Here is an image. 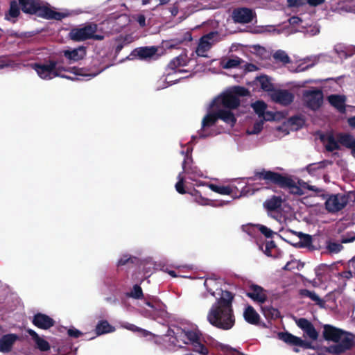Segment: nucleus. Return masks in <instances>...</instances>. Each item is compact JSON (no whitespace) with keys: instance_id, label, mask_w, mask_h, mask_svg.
<instances>
[{"instance_id":"nucleus-14","label":"nucleus","mask_w":355,"mask_h":355,"mask_svg":"<svg viewBox=\"0 0 355 355\" xmlns=\"http://www.w3.org/2000/svg\"><path fill=\"white\" fill-rule=\"evenodd\" d=\"M304 100L309 108L318 110L322 103V92L319 89L306 91L304 93Z\"/></svg>"},{"instance_id":"nucleus-1","label":"nucleus","mask_w":355,"mask_h":355,"mask_svg":"<svg viewBox=\"0 0 355 355\" xmlns=\"http://www.w3.org/2000/svg\"><path fill=\"white\" fill-rule=\"evenodd\" d=\"M248 90L243 87H232L216 96L207 108V114L202 120V127L198 131L200 138H206L210 134L206 133V129L214 125L218 119H221L230 126H234L236 118L231 110L236 108L239 103V96L248 94Z\"/></svg>"},{"instance_id":"nucleus-6","label":"nucleus","mask_w":355,"mask_h":355,"mask_svg":"<svg viewBox=\"0 0 355 355\" xmlns=\"http://www.w3.org/2000/svg\"><path fill=\"white\" fill-rule=\"evenodd\" d=\"M189 62L188 58L185 54H181L173 58L168 63L166 68V77L164 81L166 82L162 86H157L158 89L167 87L176 83L178 80L188 76H182L181 74L188 73L189 71L182 69L187 65Z\"/></svg>"},{"instance_id":"nucleus-24","label":"nucleus","mask_w":355,"mask_h":355,"mask_svg":"<svg viewBox=\"0 0 355 355\" xmlns=\"http://www.w3.org/2000/svg\"><path fill=\"white\" fill-rule=\"evenodd\" d=\"M33 323L40 329H47L53 325L54 321L46 315L37 313L35 315Z\"/></svg>"},{"instance_id":"nucleus-26","label":"nucleus","mask_w":355,"mask_h":355,"mask_svg":"<svg viewBox=\"0 0 355 355\" xmlns=\"http://www.w3.org/2000/svg\"><path fill=\"white\" fill-rule=\"evenodd\" d=\"M327 163V162H320L311 164L307 166L306 170L311 176L319 178L323 175Z\"/></svg>"},{"instance_id":"nucleus-4","label":"nucleus","mask_w":355,"mask_h":355,"mask_svg":"<svg viewBox=\"0 0 355 355\" xmlns=\"http://www.w3.org/2000/svg\"><path fill=\"white\" fill-rule=\"evenodd\" d=\"M254 180H266L268 182H272L279 185L282 187L286 188L289 192L295 195H303V188H307L309 190L320 192V189L315 186H309L304 182L295 180L290 178L282 176L277 173L270 171L262 170L257 172L254 175Z\"/></svg>"},{"instance_id":"nucleus-54","label":"nucleus","mask_w":355,"mask_h":355,"mask_svg":"<svg viewBox=\"0 0 355 355\" xmlns=\"http://www.w3.org/2000/svg\"><path fill=\"white\" fill-rule=\"evenodd\" d=\"M302 20L299 17H292L289 19V23L291 25H296L299 24L300 23H302Z\"/></svg>"},{"instance_id":"nucleus-43","label":"nucleus","mask_w":355,"mask_h":355,"mask_svg":"<svg viewBox=\"0 0 355 355\" xmlns=\"http://www.w3.org/2000/svg\"><path fill=\"white\" fill-rule=\"evenodd\" d=\"M263 121H264L263 119H260V120L256 121L254 123L253 127L252 128H249L247 130L246 133L248 135L259 134L263 128Z\"/></svg>"},{"instance_id":"nucleus-37","label":"nucleus","mask_w":355,"mask_h":355,"mask_svg":"<svg viewBox=\"0 0 355 355\" xmlns=\"http://www.w3.org/2000/svg\"><path fill=\"white\" fill-rule=\"evenodd\" d=\"M114 331V327L111 326L105 320H102V321L99 322L96 327V332L97 335H102L104 334L113 332Z\"/></svg>"},{"instance_id":"nucleus-3","label":"nucleus","mask_w":355,"mask_h":355,"mask_svg":"<svg viewBox=\"0 0 355 355\" xmlns=\"http://www.w3.org/2000/svg\"><path fill=\"white\" fill-rule=\"evenodd\" d=\"M33 69L36 71L38 76L43 80H51L55 77H61L69 80L75 78L64 74L65 72H69L75 75L87 76L89 78L96 76L98 73L85 74L82 69L76 67H64L60 65L59 62L49 60L44 63H36L32 64Z\"/></svg>"},{"instance_id":"nucleus-62","label":"nucleus","mask_w":355,"mask_h":355,"mask_svg":"<svg viewBox=\"0 0 355 355\" xmlns=\"http://www.w3.org/2000/svg\"><path fill=\"white\" fill-rule=\"evenodd\" d=\"M349 125L355 128V116L350 117L347 120Z\"/></svg>"},{"instance_id":"nucleus-56","label":"nucleus","mask_w":355,"mask_h":355,"mask_svg":"<svg viewBox=\"0 0 355 355\" xmlns=\"http://www.w3.org/2000/svg\"><path fill=\"white\" fill-rule=\"evenodd\" d=\"M306 2V0H288V3L291 6H296Z\"/></svg>"},{"instance_id":"nucleus-21","label":"nucleus","mask_w":355,"mask_h":355,"mask_svg":"<svg viewBox=\"0 0 355 355\" xmlns=\"http://www.w3.org/2000/svg\"><path fill=\"white\" fill-rule=\"evenodd\" d=\"M297 326L302 329L307 336L311 340H316L318 334L313 324L305 318H300L297 321Z\"/></svg>"},{"instance_id":"nucleus-58","label":"nucleus","mask_w":355,"mask_h":355,"mask_svg":"<svg viewBox=\"0 0 355 355\" xmlns=\"http://www.w3.org/2000/svg\"><path fill=\"white\" fill-rule=\"evenodd\" d=\"M137 21L141 26H144L146 25V18L144 15H139Z\"/></svg>"},{"instance_id":"nucleus-34","label":"nucleus","mask_w":355,"mask_h":355,"mask_svg":"<svg viewBox=\"0 0 355 355\" xmlns=\"http://www.w3.org/2000/svg\"><path fill=\"white\" fill-rule=\"evenodd\" d=\"M282 203V200L280 197L272 196L264 202V206L267 209L273 211L279 209L281 207Z\"/></svg>"},{"instance_id":"nucleus-9","label":"nucleus","mask_w":355,"mask_h":355,"mask_svg":"<svg viewBox=\"0 0 355 355\" xmlns=\"http://www.w3.org/2000/svg\"><path fill=\"white\" fill-rule=\"evenodd\" d=\"M191 148H187L186 153L183 150L181 151V153L184 155V159L182 162L183 173L187 175L188 179L196 182L194 186H205L207 184L206 183L198 180V178L205 177L203 173L196 166L189 165L190 162H192L191 157Z\"/></svg>"},{"instance_id":"nucleus-41","label":"nucleus","mask_w":355,"mask_h":355,"mask_svg":"<svg viewBox=\"0 0 355 355\" xmlns=\"http://www.w3.org/2000/svg\"><path fill=\"white\" fill-rule=\"evenodd\" d=\"M273 58L275 60L281 62L283 64L290 62V58L288 54L282 50H278L273 54Z\"/></svg>"},{"instance_id":"nucleus-46","label":"nucleus","mask_w":355,"mask_h":355,"mask_svg":"<svg viewBox=\"0 0 355 355\" xmlns=\"http://www.w3.org/2000/svg\"><path fill=\"white\" fill-rule=\"evenodd\" d=\"M19 12L20 11L18 3L16 1H11L9 10L10 16L12 17H16L19 15Z\"/></svg>"},{"instance_id":"nucleus-17","label":"nucleus","mask_w":355,"mask_h":355,"mask_svg":"<svg viewBox=\"0 0 355 355\" xmlns=\"http://www.w3.org/2000/svg\"><path fill=\"white\" fill-rule=\"evenodd\" d=\"M62 53L69 63H73L85 58L86 55V48L85 46H79L70 49L63 51Z\"/></svg>"},{"instance_id":"nucleus-40","label":"nucleus","mask_w":355,"mask_h":355,"mask_svg":"<svg viewBox=\"0 0 355 355\" xmlns=\"http://www.w3.org/2000/svg\"><path fill=\"white\" fill-rule=\"evenodd\" d=\"M258 83L260 87L267 92H272L273 85L270 82V78L266 76H261L258 78Z\"/></svg>"},{"instance_id":"nucleus-63","label":"nucleus","mask_w":355,"mask_h":355,"mask_svg":"<svg viewBox=\"0 0 355 355\" xmlns=\"http://www.w3.org/2000/svg\"><path fill=\"white\" fill-rule=\"evenodd\" d=\"M171 13L173 16H176L178 13V8L177 6H173L171 8Z\"/></svg>"},{"instance_id":"nucleus-28","label":"nucleus","mask_w":355,"mask_h":355,"mask_svg":"<svg viewBox=\"0 0 355 355\" xmlns=\"http://www.w3.org/2000/svg\"><path fill=\"white\" fill-rule=\"evenodd\" d=\"M329 102L340 112L345 111V97L340 95H331L328 98Z\"/></svg>"},{"instance_id":"nucleus-2","label":"nucleus","mask_w":355,"mask_h":355,"mask_svg":"<svg viewBox=\"0 0 355 355\" xmlns=\"http://www.w3.org/2000/svg\"><path fill=\"white\" fill-rule=\"evenodd\" d=\"M234 295L229 291H222L220 297L211 306L207 319L213 326L229 330L235 324V316L232 309Z\"/></svg>"},{"instance_id":"nucleus-39","label":"nucleus","mask_w":355,"mask_h":355,"mask_svg":"<svg viewBox=\"0 0 355 355\" xmlns=\"http://www.w3.org/2000/svg\"><path fill=\"white\" fill-rule=\"evenodd\" d=\"M122 327L123 328H125L128 330L132 331L133 332H139L140 334V335L144 337L152 336V334L150 331H146L144 329L139 328L133 324H130V323L125 322L122 324Z\"/></svg>"},{"instance_id":"nucleus-50","label":"nucleus","mask_w":355,"mask_h":355,"mask_svg":"<svg viewBox=\"0 0 355 355\" xmlns=\"http://www.w3.org/2000/svg\"><path fill=\"white\" fill-rule=\"evenodd\" d=\"M275 247V243L273 241H268L266 244V248H265V250H264V253L268 256V257H270L272 256L271 255V253H270V250L274 248Z\"/></svg>"},{"instance_id":"nucleus-8","label":"nucleus","mask_w":355,"mask_h":355,"mask_svg":"<svg viewBox=\"0 0 355 355\" xmlns=\"http://www.w3.org/2000/svg\"><path fill=\"white\" fill-rule=\"evenodd\" d=\"M178 181L175 184V189L180 194L186 193H189L193 198L195 202L201 206H210L213 207H223L228 204L229 201L215 200L203 197L200 193L196 189L191 191H187L184 188V176L182 173H180L178 176Z\"/></svg>"},{"instance_id":"nucleus-57","label":"nucleus","mask_w":355,"mask_h":355,"mask_svg":"<svg viewBox=\"0 0 355 355\" xmlns=\"http://www.w3.org/2000/svg\"><path fill=\"white\" fill-rule=\"evenodd\" d=\"M298 236L300 239H304V241L306 243H309L311 242V237L309 235H306V234H304L301 232H299L298 233Z\"/></svg>"},{"instance_id":"nucleus-5","label":"nucleus","mask_w":355,"mask_h":355,"mask_svg":"<svg viewBox=\"0 0 355 355\" xmlns=\"http://www.w3.org/2000/svg\"><path fill=\"white\" fill-rule=\"evenodd\" d=\"M165 337L168 338L169 342L175 345L182 347V344H191L194 352L202 355H207L208 349L203 345L197 331H185L178 327L169 328Z\"/></svg>"},{"instance_id":"nucleus-33","label":"nucleus","mask_w":355,"mask_h":355,"mask_svg":"<svg viewBox=\"0 0 355 355\" xmlns=\"http://www.w3.org/2000/svg\"><path fill=\"white\" fill-rule=\"evenodd\" d=\"M337 139L340 144L350 148L352 151L353 150L355 146V140L351 135L348 134H339L337 135Z\"/></svg>"},{"instance_id":"nucleus-55","label":"nucleus","mask_w":355,"mask_h":355,"mask_svg":"<svg viewBox=\"0 0 355 355\" xmlns=\"http://www.w3.org/2000/svg\"><path fill=\"white\" fill-rule=\"evenodd\" d=\"M12 64L6 59H0V69L11 67Z\"/></svg>"},{"instance_id":"nucleus-19","label":"nucleus","mask_w":355,"mask_h":355,"mask_svg":"<svg viewBox=\"0 0 355 355\" xmlns=\"http://www.w3.org/2000/svg\"><path fill=\"white\" fill-rule=\"evenodd\" d=\"M271 99L282 105H288L293 100V95L286 90H274L270 94Z\"/></svg>"},{"instance_id":"nucleus-18","label":"nucleus","mask_w":355,"mask_h":355,"mask_svg":"<svg viewBox=\"0 0 355 355\" xmlns=\"http://www.w3.org/2000/svg\"><path fill=\"white\" fill-rule=\"evenodd\" d=\"M232 17L236 22L246 24L252 21L254 13L250 9L242 8L234 10Z\"/></svg>"},{"instance_id":"nucleus-45","label":"nucleus","mask_w":355,"mask_h":355,"mask_svg":"<svg viewBox=\"0 0 355 355\" xmlns=\"http://www.w3.org/2000/svg\"><path fill=\"white\" fill-rule=\"evenodd\" d=\"M327 248L331 253H338L343 249V245L338 243L329 241L327 243Z\"/></svg>"},{"instance_id":"nucleus-31","label":"nucleus","mask_w":355,"mask_h":355,"mask_svg":"<svg viewBox=\"0 0 355 355\" xmlns=\"http://www.w3.org/2000/svg\"><path fill=\"white\" fill-rule=\"evenodd\" d=\"M334 51L340 58H345L355 53V47L345 46L341 44H339L335 46Z\"/></svg>"},{"instance_id":"nucleus-10","label":"nucleus","mask_w":355,"mask_h":355,"mask_svg":"<svg viewBox=\"0 0 355 355\" xmlns=\"http://www.w3.org/2000/svg\"><path fill=\"white\" fill-rule=\"evenodd\" d=\"M97 26L96 24H88L83 27L73 28L71 31L69 35L74 41H84L88 39L101 40L103 36L96 34Z\"/></svg>"},{"instance_id":"nucleus-52","label":"nucleus","mask_w":355,"mask_h":355,"mask_svg":"<svg viewBox=\"0 0 355 355\" xmlns=\"http://www.w3.org/2000/svg\"><path fill=\"white\" fill-rule=\"evenodd\" d=\"M130 259V257L128 254L123 255L118 261V266H123Z\"/></svg>"},{"instance_id":"nucleus-23","label":"nucleus","mask_w":355,"mask_h":355,"mask_svg":"<svg viewBox=\"0 0 355 355\" xmlns=\"http://www.w3.org/2000/svg\"><path fill=\"white\" fill-rule=\"evenodd\" d=\"M34 341L35 347L42 352H46L50 349V345L43 337L40 336L34 330L28 329L26 330Z\"/></svg>"},{"instance_id":"nucleus-11","label":"nucleus","mask_w":355,"mask_h":355,"mask_svg":"<svg viewBox=\"0 0 355 355\" xmlns=\"http://www.w3.org/2000/svg\"><path fill=\"white\" fill-rule=\"evenodd\" d=\"M139 306L141 313L145 317L152 319H155L161 315L165 309L163 303L155 297L146 298L143 304Z\"/></svg>"},{"instance_id":"nucleus-12","label":"nucleus","mask_w":355,"mask_h":355,"mask_svg":"<svg viewBox=\"0 0 355 355\" xmlns=\"http://www.w3.org/2000/svg\"><path fill=\"white\" fill-rule=\"evenodd\" d=\"M347 195L338 193L328 196L325 201V207L329 212L335 213L343 209L348 203Z\"/></svg>"},{"instance_id":"nucleus-7","label":"nucleus","mask_w":355,"mask_h":355,"mask_svg":"<svg viewBox=\"0 0 355 355\" xmlns=\"http://www.w3.org/2000/svg\"><path fill=\"white\" fill-rule=\"evenodd\" d=\"M23 12L30 14L38 13L46 19H61L65 17L62 13L55 12L40 3L39 0H19Z\"/></svg>"},{"instance_id":"nucleus-44","label":"nucleus","mask_w":355,"mask_h":355,"mask_svg":"<svg viewBox=\"0 0 355 355\" xmlns=\"http://www.w3.org/2000/svg\"><path fill=\"white\" fill-rule=\"evenodd\" d=\"M338 141H336L333 136H329L325 144L326 149L328 151H333L339 148Z\"/></svg>"},{"instance_id":"nucleus-64","label":"nucleus","mask_w":355,"mask_h":355,"mask_svg":"<svg viewBox=\"0 0 355 355\" xmlns=\"http://www.w3.org/2000/svg\"><path fill=\"white\" fill-rule=\"evenodd\" d=\"M166 272L170 275L171 277H178V275H176V273L175 272V271L173 270H167Z\"/></svg>"},{"instance_id":"nucleus-49","label":"nucleus","mask_w":355,"mask_h":355,"mask_svg":"<svg viewBox=\"0 0 355 355\" xmlns=\"http://www.w3.org/2000/svg\"><path fill=\"white\" fill-rule=\"evenodd\" d=\"M298 266V262L296 260L288 261L284 267L286 270H292L296 268Z\"/></svg>"},{"instance_id":"nucleus-29","label":"nucleus","mask_w":355,"mask_h":355,"mask_svg":"<svg viewBox=\"0 0 355 355\" xmlns=\"http://www.w3.org/2000/svg\"><path fill=\"white\" fill-rule=\"evenodd\" d=\"M281 340L286 343L295 346H305V343L300 338L288 333H281L279 334Z\"/></svg>"},{"instance_id":"nucleus-27","label":"nucleus","mask_w":355,"mask_h":355,"mask_svg":"<svg viewBox=\"0 0 355 355\" xmlns=\"http://www.w3.org/2000/svg\"><path fill=\"white\" fill-rule=\"evenodd\" d=\"M243 317L246 322L252 324L259 322V315L252 306H247L243 311Z\"/></svg>"},{"instance_id":"nucleus-20","label":"nucleus","mask_w":355,"mask_h":355,"mask_svg":"<svg viewBox=\"0 0 355 355\" xmlns=\"http://www.w3.org/2000/svg\"><path fill=\"white\" fill-rule=\"evenodd\" d=\"M157 53V49L154 46L140 47L135 49L130 54L132 58L147 60L153 58Z\"/></svg>"},{"instance_id":"nucleus-36","label":"nucleus","mask_w":355,"mask_h":355,"mask_svg":"<svg viewBox=\"0 0 355 355\" xmlns=\"http://www.w3.org/2000/svg\"><path fill=\"white\" fill-rule=\"evenodd\" d=\"M211 191L221 195H230L232 193V188L230 186L216 185L214 184H207Z\"/></svg>"},{"instance_id":"nucleus-35","label":"nucleus","mask_w":355,"mask_h":355,"mask_svg":"<svg viewBox=\"0 0 355 355\" xmlns=\"http://www.w3.org/2000/svg\"><path fill=\"white\" fill-rule=\"evenodd\" d=\"M300 294L304 296L309 297L316 304L322 307L324 305V302L313 291H311L307 289L301 290Z\"/></svg>"},{"instance_id":"nucleus-15","label":"nucleus","mask_w":355,"mask_h":355,"mask_svg":"<svg viewBox=\"0 0 355 355\" xmlns=\"http://www.w3.org/2000/svg\"><path fill=\"white\" fill-rule=\"evenodd\" d=\"M252 107L259 117L265 121L275 120L277 118V115L279 114V113L266 111L267 105L263 101H258L252 104Z\"/></svg>"},{"instance_id":"nucleus-32","label":"nucleus","mask_w":355,"mask_h":355,"mask_svg":"<svg viewBox=\"0 0 355 355\" xmlns=\"http://www.w3.org/2000/svg\"><path fill=\"white\" fill-rule=\"evenodd\" d=\"M319 55H312L307 57L303 60V62L298 65L295 69L296 72L303 71L309 67L314 66L319 60Z\"/></svg>"},{"instance_id":"nucleus-38","label":"nucleus","mask_w":355,"mask_h":355,"mask_svg":"<svg viewBox=\"0 0 355 355\" xmlns=\"http://www.w3.org/2000/svg\"><path fill=\"white\" fill-rule=\"evenodd\" d=\"M262 313L267 319H276L280 316L278 309L272 306H262Z\"/></svg>"},{"instance_id":"nucleus-48","label":"nucleus","mask_w":355,"mask_h":355,"mask_svg":"<svg viewBox=\"0 0 355 355\" xmlns=\"http://www.w3.org/2000/svg\"><path fill=\"white\" fill-rule=\"evenodd\" d=\"M256 227L267 238H270L274 234L273 231L263 225H257Z\"/></svg>"},{"instance_id":"nucleus-13","label":"nucleus","mask_w":355,"mask_h":355,"mask_svg":"<svg viewBox=\"0 0 355 355\" xmlns=\"http://www.w3.org/2000/svg\"><path fill=\"white\" fill-rule=\"evenodd\" d=\"M218 35L216 32H211L202 36L196 48V53L198 56L206 57V53L211 49L212 45L217 42L216 39Z\"/></svg>"},{"instance_id":"nucleus-25","label":"nucleus","mask_w":355,"mask_h":355,"mask_svg":"<svg viewBox=\"0 0 355 355\" xmlns=\"http://www.w3.org/2000/svg\"><path fill=\"white\" fill-rule=\"evenodd\" d=\"M204 285L207 292L209 293L211 296L216 297V298L217 297L216 295L220 296L222 291H223L220 288V282L214 278L205 279Z\"/></svg>"},{"instance_id":"nucleus-59","label":"nucleus","mask_w":355,"mask_h":355,"mask_svg":"<svg viewBox=\"0 0 355 355\" xmlns=\"http://www.w3.org/2000/svg\"><path fill=\"white\" fill-rule=\"evenodd\" d=\"M324 0H306V2H308L311 6H318L322 4Z\"/></svg>"},{"instance_id":"nucleus-61","label":"nucleus","mask_w":355,"mask_h":355,"mask_svg":"<svg viewBox=\"0 0 355 355\" xmlns=\"http://www.w3.org/2000/svg\"><path fill=\"white\" fill-rule=\"evenodd\" d=\"M354 240H355V236H350V237H349V238L344 237L342 239V243H346L352 242Z\"/></svg>"},{"instance_id":"nucleus-42","label":"nucleus","mask_w":355,"mask_h":355,"mask_svg":"<svg viewBox=\"0 0 355 355\" xmlns=\"http://www.w3.org/2000/svg\"><path fill=\"white\" fill-rule=\"evenodd\" d=\"M241 63V60L239 58H230L227 60L221 62V66L224 69H232L238 67Z\"/></svg>"},{"instance_id":"nucleus-60","label":"nucleus","mask_w":355,"mask_h":355,"mask_svg":"<svg viewBox=\"0 0 355 355\" xmlns=\"http://www.w3.org/2000/svg\"><path fill=\"white\" fill-rule=\"evenodd\" d=\"M221 348H222V349H223L224 352H227V353H230V354H235V353H236V351H235V350H234L233 349H232V348H231L230 347H229V346H227V345H223V346L221 347Z\"/></svg>"},{"instance_id":"nucleus-30","label":"nucleus","mask_w":355,"mask_h":355,"mask_svg":"<svg viewBox=\"0 0 355 355\" xmlns=\"http://www.w3.org/2000/svg\"><path fill=\"white\" fill-rule=\"evenodd\" d=\"M304 123V121L302 117L293 116L290 118L282 127H279L278 130H282L284 126L289 128L291 130H297Z\"/></svg>"},{"instance_id":"nucleus-16","label":"nucleus","mask_w":355,"mask_h":355,"mask_svg":"<svg viewBox=\"0 0 355 355\" xmlns=\"http://www.w3.org/2000/svg\"><path fill=\"white\" fill-rule=\"evenodd\" d=\"M247 295L254 302L259 304L264 303L268 298L267 291L262 287L255 284L250 286Z\"/></svg>"},{"instance_id":"nucleus-47","label":"nucleus","mask_w":355,"mask_h":355,"mask_svg":"<svg viewBox=\"0 0 355 355\" xmlns=\"http://www.w3.org/2000/svg\"><path fill=\"white\" fill-rule=\"evenodd\" d=\"M129 296L135 299H139L143 296L141 288L138 285H135Z\"/></svg>"},{"instance_id":"nucleus-53","label":"nucleus","mask_w":355,"mask_h":355,"mask_svg":"<svg viewBox=\"0 0 355 355\" xmlns=\"http://www.w3.org/2000/svg\"><path fill=\"white\" fill-rule=\"evenodd\" d=\"M68 334L71 337L78 338L82 333L79 330L73 328L68 330Z\"/></svg>"},{"instance_id":"nucleus-51","label":"nucleus","mask_w":355,"mask_h":355,"mask_svg":"<svg viewBox=\"0 0 355 355\" xmlns=\"http://www.w3.org/2000/svg\"><path fill=\"white\" fill-rule=\"evenodd\" d=\"M320 32V29L317 26H309L306 30V33L309 35H315Z\"/></svg>"},{"instance_id":"nucleus-22","label":"nucleus","mask_w":355,"mask_h":355,"mask_svg":"<svg viewBox=\"0 0 355 355\" xmlns=\"http://www.w3.org/2000/svg\"><path fill=\"white\" fill-rule=\"evenodd\" d=\"M18 338V336L14 334H9L2 336L0 338V352L3 353L9 352Z\"/></svg>"}]
</instances>
